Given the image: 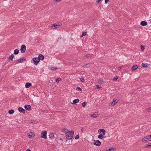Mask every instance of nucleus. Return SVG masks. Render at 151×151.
<instances>
[{"mask_svg":"<svg viewBox=\"0 0 151 151\" xmlns=\"http://www.w3.org/2000/svg\"><path fill=\"white\" fill-rule=\"evenodd\" d=\"M74 134V131L73 130L69 131L68 132L66 133L65 137L66 139L69 140L71 139L73 137Z\"/></svg>","mask_w":151,"mask_h":151,"instance_id":"f257e3e1","label":"nucleus"},{"mask_svg":"<svg viewBox=\"0 0 151 151\" xmlns=\"http://www.w3.org/2000/svg\"><path fill=\"white\" fill-rule=\"evenodd\" d=\"M151 140L149 136L148 135L143 138L142 140V142L145 143L150 141Z\"/></svg>","mask_w":151,"mask_h":151,"instance_id":"f03ea898","label":"nucleus"},{"mask_svg":"<svg viewBox=\"0 0 151 151\" xmlns=\"http://www.w3.org/2000/svg\"><path fill=\"white\" fill-rule=\"evenodd\" d=\"M32 60L34 64L35 65H37L40 61V59L38 57H35L33 58Z\"/></svg>","mask_w":151,"mask_h":151,"instance_id":"7ed1b4c3","label":"nucleus"},{"mask_svg":"<svg viewBox=\"0 0 151 151\" xmlns=\"http://www.w3.org/2000/svg\"><path fill=\"white\" fill-rule=\"evenodd\" d=\"M47 132L46 131H43L41 133V137L42 138L46 139Z\"/></svg>","mask_w":151,"mask_h":151,"instance_id":"20e7f679","label":"nucleus"},{"mask_svg":"<svg viewBox=\"0 0 151 151\" xmlns=\"http://www.w3.org/2000/svg\"><path fill=\"white\" fill-rule=\"evenodd\" d=\"M101 144V142L99 140H94L93 144L96 146H99Z\"/></svg>","mask_w":151,"mask_h":151,"instance_id":"39448f33","label":"nucleus"},{"mask_svg":"<svg viewBox=\"0 0 151 151\" xmlns=\"http://www.w3.org/2000/svg\"><path fill=\"white\" fill-rule=\"evenodd\" d=\"M26 60V59L25 58H20L16 62L17 63H20L23 62Z\"/></svg>","mask_w":151,"mask_h":151,"instance_id":"423d86ee","label":"nucleus"},{"mask_svg":"<svg viewBox=\"0 0 151 151\" xmlns=\"http://www.w3.org/2000/svg\"><path fill=\"white\" fill-rule=\"evenodd\" d=\"M26 47L25 45H23L21 46V47L20 49V51L21 52L24 53L26 51Z\"/></svg>","mask_w":151,"mask_h":151,"instance_id":"0eeeda50","label":"nucleus"},{"mask_svg":"<svg viewBox=\"0 0 151 151\" xmlns=\"http://www.w3.org/2000/svg\"><path fill=\"white\" fill-rule=\"evenodd\" d=\"M117 102L118 101L117 100L116 98H115L113 100V101L112 103L111 104H109V105L110 106L114 105H115L117 103Z\"/></svg>","mask_w":151,"mask_h":151,"instance_id":"6e6552de","label":"nucleus"},{"mask_svg":"<svg viewBox=\"0 0 151 151\" xmlns=\"http://www.w3.org/2000/svg\"><path fill=\"white\" fill-rule=\"evenodd\" d=\"M55 135H56V134H53L52 133H51L49 134V137L51 140H52L53 139H54L55 137Z\"/></svg>","mask_w":151,"mask_h":151,"instance_id":"1a4fd4ad","label":"nucleus"},{"mask_svg":"<svg viewBox=\"0 0 151 151\" xmlns=\"http://www.w3.org/2000/svg\"><path fill=\"white\" fill-rule=\"evenodd\" d=\"M24 108L27 110H31V107L30 105H26L24 106Z\"/></svg>","mask_w":151,"mask_h":151,"instance_id":"9d476101","label":"nucleus"},{"mask_svg":"<svg viewBox=\"0 0 151 151\" xmlns=\"http://www.w3.org/2000/svg\"><path fill=\"white\" fill-rule=\"evenodd\" d=\"M60 24H52V25L51 26V27H54L55 28L53 29H56L60 27Z\"/></svg>","mask_w":151,"mask_h":151,"instance_id":"9b49d317","label":"nucleus"},{"mask_svg":"<svg viewBox=\"0 0 151 151\" xmlns=\"http://www.w3.org/2000/svg\"><path fill=\"white\" fill-rule=\"evenodd\" d=\"M18 110L19 111L20 113L22 112L24 114L25 113V110L21 107H20L18 108Z\"/></svg>","mask_w":151,"mask_h":151,"instance_id":"f8f14e48","label":"nucleus"},{"mask_svg":"<svg viewBox=\"0 0 151 151\" xmlns=\"http://www.w3.org/2000/svg\"><path fill=\"white\" fill-rule=\"evenodd\" d=\"M101 132H102V133L103 134H102V135H104L105 134V131L104 129H99L98 130V132L99 134H100Z\"/></svg>","mask_w":151,"mask_h":151,"instance_id":"ddd939ff","label":"nucleus"},{"mask_svg":"<svg viewBox=\"0 0 151 151\" xmlns=\"http://www.w3.org/2000/svg\"><path fill=\"white\" fill-rule=\"evenodd\" d=\"M140 24L142 26H145L147 24V22L145 21H142L141 22Z\"/></svg>","mask_w":151,"mask_h":151,"instance_id":"4468645a","label":"nucleus"},{"mask_svg":"<svg viewBox=\"0 0 151 151\" xmlns=\"http://www.w3.org/2000/svg\"><path fill=\"white\" fill-rule=\"evenodd\" d=\"M14 57V54H12L9 57L8 59L9 60L10 59L11 61H13Z\"/></svg>","mask_w":151,"mask_h":151,"instance_id":"2eb2a0df","label":"nucleus"},{"mask_svg":"<svg viewBox=\"0 0 151 151\" xmlns=\"http://www.w3.org/2000/svg\"><path fill=\"white\" fill-rule=\"evenodd\" d=\"M31 86L32 84L31 83L28 82L26 84L25 87L26 88H28Z\"/></svg>","mask_w":151,"mask_h":151,"instance_id":"dca6fc26","label":"nucleus"},{"mask_svg":"<svg viewBox=\"0 0 151 151\" xmlns=\"http://www.w3.org/2000/svg\"><path fill=\"white\" fill-rule=\"evenodd\" d=\"M91 116L92 117L94 118L97 117L98 116V114L97 113L96 114L95 113L93 114H91Z\"/></svg>","mask_w":151,"mask_h":151,"instance_id":"f3484780","label":"nucleus"},{"mask_svg":"<svg viewBox=\"0 0 151 151\" xmlns=\"http://www.w3.org/2000/svg\"><path fill=\"white\" fill-rule=\"evenodd\" d=\"M28 136L29 138H32L34 136V133L33 132H30L29 133Z\"/></svg>","mask_w":151,"mask_h":151,"instance_id":"a211bd4d","label":"nucleus"},{"mask_svg":"<svg viewBox=\"0 0 151 151\" xmlns=\"http://www.w3.org/2000/svg\"><path fill=\"white\" fill-rule=\"evenodd\" d=\"M79 100L78 99H74L73 101V103H72V104H76L78 102H79Z\"/></svg>","mask_w":151,"mask_h":151,"instance_id":"6ab92c4d","label":"nucleus"},{"mask_svg":"<svg viewBox=\"0 0 151 151\" xmlns=\"http://www.w3.org/2000/svg\"><path fill=\"white\" fill-rule=\"evenodd\" d=\"M40 59V60H43L44 58V56L42 54H40L39 55V57H38Z\"/></svg>","mask_w":151,"mask_h":151,"instance_id":"aec40b11","label":"nucleus"},{"mask_svg":"<svg viewBox=\"0 0 151 151\" xmlns=\"http://www.w3.org/2000/svg\"><path fill=\"white\" fill-rule=\"evenodd\" d=\"M138 67L137 65H134L132 68V71L135 70Z\"/></svg>","mask_w":151,"mask_h":151,"instance_id":"412c9836","label":"nucleus"},{"mask_svg":"<svg viewBox=\"0 0 151 151\" xmlns=\"http://www.w3.org/2000/svg\"><path fill=\"white\" fill-rule=\"evenodd\" d=\"M62 131L66 133H67V132H68L69 131H70L68 130V129L65 128L63 129H62Z\"/></svg>","mask_w":151,"mask_h":151,"instance_id":"4be33fe9","label":"nucleus"},{"mask_svg":"<svg viewBox=\"0 0 151 151\" xmlns=\"http://www.w3.org/2000/svg\"><path fill=\"white\" fill-rule=\"evenodd\" d=\"M19 50L18 49H15L14 51V53L15 55H17L19 53Z\"/></svg>","mask_w":151,"mask_h":151,"instance_id":"5701e85b","label":"nucleus"},{"mask_svg":"<svg viewBox=\"0 0 151 151\" xmlns=\"http://www.w3.org/2000/svg\"><path fill=\"white\" fill-rule=\"evenodd\" d=\"M14 112V110L13 109H11L10 110H9V113L10 114H13Z\"/></svg>","mask_w":151,"mask_h":151,"instance_id":"b1692460","label":"nucleus"},{"mask_svg":"<svg viewBox=\"0 0 151 151\" xmlns=\"http://www.w3.org/2000/svg\"><path fill=\"white\" fill-rule=\"evenodd\" d=\"M103 135L100 134L98 136V138L99 139H103Z\"/></svg>","mask_w":151,"mask_h":151,"instance_id":"393cba45","label":"nucleus"},{"mask_svg":"<svg viewBox=\"0 0 151 151\" xmlns=\"http://www.w3.org/2000/svg\"><path fill=\"white\" fill-rule=\"evenodd\" d=\"M57 69V67H51L50 69L52 70H55Z\"/></svg>","mask_w":151,"mask_h":151,"instance_id":"a878e982","label":"nucleus"},{"mask_svg":"<svg viewBox=\"0 0 151 151\" xmlns=\"http://www.w3.org/2000/svg\"><path fill=\"white\" fill-rule=\"evenodd\" d=\"M106 151H114V149L113 148L111 147L106 150Z\"/></svg>","mask_w":151,"mask_h":151,"instance_id":"bb28decb","label":"nucleus"},{"mask_svg":"<svg viewBox=\"0 0 151 151\" xmlns=\"http://www.w3.org/2000/svg\"><path fill=\"white\" fill-rule=\"evenodd\" d=\"M86 32H83L82 33V34L81 35V37H82L83 36H85L86 35Z\"/></svg>","mask_w":151,"mask_h":151,"instance_id":"cd10ccee","label":"nucleus"},{"mask_svg":"<svg viewBox=\"0 0 151 151\" xmlns=\"http://www.w3.org/2000/svg\"><path fill=\"white\" fill-rule=\"evenodd\" d=\"M119 78V76H115L113 79V80L115 81H116Z\"/></svg>","mask_w":151,"mask_h":151,"instance_id":"c85d7f7f","label":"nucleus"},{"mask_svg":"<svg viewBox=\"0 0 151 151\" xmlns=\"http://www.w3.org/2000/svg\"><path fill=\"white\" fill-rule=\"evenodd\" d=\"M82 106L83 107H85L86 105V102L84 101L82 104Z\"/></svg>","mask_w":151,"mask_h":151,"instance_id":"c756f323","label":"nucleus"},{"mask_svg":"<svg viewBox=\"0 0 151 151\" xmlns=\"http://www.w3.org/2000/svg\"><path fill=\"white\" fill-rule=\"evenodd\" d=\"M90 66V65L89 64H86L85 65H83V67L85 68H86L87 67H89Z\"/></svg>","mask_w":151,"mask_h":151,"instance_id":"7c9ffc66","label":"nucleus"},{"mask_svg":"<svg viewBox=\"0 0 151 151\" xmlns=\"http://www.w3.org/2000/svg\"><path fill=\"white\" fill-rule=\"evenodd\" d=\"M142 66L143 67H146L147 66V65L145 63H142Z\"/></svg>","mask_w":151,"mask_h":151,"instance_id":"2f4dec72","label":"nucleus"},{"mask_svg":"<svg viewBox=\"0 0 151 151\" xmlns=\"http://www.w3.org/2000/svg\"><path fill=\"white\" fill-rule=\"evenodd\" d=\"M61 80V79L60 78H57L56 79V81L57 82H58L59 81H60Z\"/></svg>","mask_w":151,"mask_h":151,"instance_id":"473e14b6","label":"nucleus"},{"mask_svg":"<svg viewBox=\"0 0 151 151\" xmlns=\"http://www.w3.org/2000/svg\"><path fill=\"white\" fill-rule=\"evenodd\" d=\"M151 147V143H150V144H149L148 145H146L145 146V147L146 148H148V147Z\"/></svg>","mask_w":151,"mask_h":151,"instance_id":"72a5a7b5","label":"nucleus"},{"mask_svg":"<svg viewBox=\"0 0 151 151\" xmlns=\"http://www.w3.org/2000/svg\"><path fill=\"white\" fill-rule=\"evenodd\" d=\"M77 89L78 91H82V89L80 88V87H78V86L77 87Z\"/></svg>","mask_w":151,"mask_h":151,"instance_id":"f704fd0d","label":"nucleus"},{"mask_svg":"<svg viewBox=\"0 0 151 151\" xmlns=\"http://www.w3.org/2000/svg\"><path fill=\"white\" fill-rule=\"evenodd\" d=\"M79 134L77 135L76 137H75V138L76 139H78L79 138Z\"/></svg>","mask_w":151,"mask_h":151,"instance_id":"c9c22d12","label":"nucleus"},{"mask_svg":"<svg viewBox=\"0 0 151 151\" xmlns=\"http://www.w3.org/2000/svg\"><path fill=\"white\" fill-rule=\"evenodd\" d=\"M103 82V81L101 79H100L98 81V82L99 83H101Z\"/></svg>","mask_w":151,"mask_h":151,"instance_id":"e433bc0d","label":"nucleus"},{"mask_svg":"<svg viewBox=\"0 0 151 151\" xmlns=\"http://www.w3.org/2000/svg\"><path fill=\"white\" fill-rule=\"evenodd\" d=\"M102 0H97L96 1V4H98L99 2Z\"/></svg>","mask_w":151,"mask_h":151,"instance_id":"4c0bfd02","label":"nucleus"},{"mask_svg":"<svg viewBox=\"0 0 151 151\" xmlns=\"http://www.w3.org/2000/svg\"><path fill=\"white\" fill-rule=\"evenodd\" d=\"M96 87L98 89H99L100 88H101V86L99 85H96Z\"/></svg>","mask_w":151,"mask_h":151,"instance_id":"58836bf2","label":"nucleus"},{"mask_svg":"<svg viewBox=\"0 0 151 151\" xmlns=\"http://www.w3.org/2000/svg\"><path fill=\"white\" fill-rule=\"evenodd\" d=\"M81 80L82 82H84V79L83 78H81Z\"/></svg>","mask_w":151,"mask_h":151,"instance_id":"ea45409f","label":"nucleus"},{"mask_svg":"<svg viewBox=\"0 0 151 151\" xmlns=\"http://www.w3.org/2000/svg\"><path fill=\"white\" fill-rule=\"evenodd\" d=\"M31 122L32 123H36V121H35L34 120H32L31 121Z\"/></svg>","mask_w":151,"mask_h":151,"instance_id":"a19ab883","label":"nucleus"},{"mask_svg":"<svg viewBox=\"0 0 151 151\" xmlns=\"http://www.w3.org/2000/svg\"><path fill=\"white\" fill-rule=\"evenodd\" d=\"M141 49L142 50H143L144 49V47L143 45L141 46Z\"/></svg>","mask_w":151,"mask_h":151,"instance_id":"79ce46f5","label":"nucleus"},{"mask_svg":"<svg viewBox=\"0 0 151 151\" xmlns=\"http://www.w3.org/2000/svg\"><path fill=\"white\" fill-rule=\"evenodd\" d=\"M110 0H105V3L106 4H107Z\"/></svg>","mask_w":151,"mask_h":151,"instance_id":"37998d69","label":"nucleus"},{"mask_svg":"<svg viewBox=\"0 0 151 151\" xmlns=\"http://www.w3.org/2000/svg\"><path fill=\"white\" fill-rule=\"evenodd\" d=\"M122 66H121V67H119L118 68V70H119V71H120L121 69L122 68Z\"/></svg>","mask_w":151,"mask_h":151,"instance_id":"c03bdc74","label":"nucleus"},{"mask_svg":"<svg viewBox=\"0 0 151 151\" xmlns=\"http://www.w3.org/2000/svg\"><path fill=\"white\" fill-rule=\"evenodd\" d=\"M86 58H88L90 56V54H87L86 55Z\"/></svg>","mask_w":151,"mask_h":151,"instance_id":"a18cd8bd","label":"nucleus"},{"mask_svg":"<svg viewBox=\"0 0 151 151\" xmlns=\"http://www.w3.org/2000/svg\"><path fill=\"white\" fill-rule=\"evenodd\" d=\"M106 137V136H104V135H103V139L105 138Z\"/></svg>","mask_w":151,"mask_h":151,"instance_id":"49530a36","label":"nucleus"},{"mask_svg":"<svg viewBox=\"0 0 151 151\" xmlns=\"http://www.w3.org/2000/svg\"><path fill=\"white\" fill-rule=\"evenodd\" d=\"M26 151H31V150L30 149H27Z\"/></svg>","mask_w":151,"mask_h":151,"instance_id":"de8ad7c7","label":"nucleus"},{"mask_svg":"<svg viewBox=\"0 0 151 151\" xmlns=\"http://www.w3.org/2000/svg\"><path fill=\"white\" fill-rule=\"evenodd\" d=\"M83 128H82L81 129V132H83Z\"/></svg>","mask_w":151,"mask_h":151,"instance_id":"09e8293b","label":"nucleus"},{"mask_svg":"<svg viewBox=\"0 0 151 151\" xmlns=\"http://www.w3.org/2000/svg\"><path fill=\"white\" fill-rule=\"evenodd\" d=\"M60 140H62V139L61 138H60L59 139Z\"/></svg>","mask_w":151,"mask_h":151,"instance_id":"8fccbe9b","label":"nucleus"},{"mask_svg":"<svg viewBox=\"0 0 151 151\" xmlns=\"http://www.w3.org/2000/svg\"><path fill=\"white\" fill-rule=\"evenodd\" d=\"M150 137V138L151 139V135H149Z\"/></svg>","mask_w":151,"mask_h":151,"instance_id":"3c124183","label":"nucleus"},{"mask_svg":"<svg viewBox=\"0 0 151 151\" xmlns=\"http://www.w3.org/2000/svg\"><path fill=\"white\" fill-rule=\"evenodd\" d=\"M149 109L150 110H151V107L149 108Z\"/></svg>","mask_w":151,"mask_h":151,"instance_id":"603ef678","label":"nucleus"},{"mask_svg":"<svg viewBox=\"0 0 151 151\" xmlns=\"http://www.w3.org/2000/svg\"><path fill=\"white\" fill-rule=\"evenodd\" d=\"M72 140H71V141H70V143H72Z\"/></svg>","mask_w":151,"mask_h":151,"instance_id":"864d4df0","label":"nucleus"},{"mask_svg":"<svg viewBox=\"0 0 151 151\" xmlns=\"http://www.w3.org/2000/svg\"><path fill=\"white\" fill-rule=\"evenodd\" d=\"M150 20L151 21V18L150 19Z\"/></svg>","mask_w":151,"mask_h":151,"instance_id":"5fc2aeb1","label":"nucleus"}]
</instances>
